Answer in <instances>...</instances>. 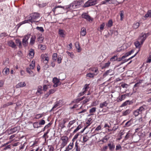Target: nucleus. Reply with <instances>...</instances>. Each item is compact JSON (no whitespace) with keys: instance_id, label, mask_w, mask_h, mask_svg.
Returning a JSON list of instances; mask_svg holds the SVG:
<instances>
[{"instance_id":"7c9ffc66","label":"nucleus","mask_w":151,"mask_h":151,"mask_svg":"<svg viewBox=\"0 0 151 151\" xmlns=\"http://www.w3.org/2000/svg\"><path fill=\"white\" fill-rule=\"evenodd\" d=\"M113 24V22L112 20H109L108 24H106V26L108 27H111Z\"/></svg>"},{"instance_id":"a19ab883","label":"nucleus","mask_w":151,"mask_h":151,"mask_svg":"<svg viewBox=\"0 0 151 151\" xmlns=\"http://www.w3.org/2000/svg\"><path fill=\"white\" fill-rule=\"evenodd\" d=\"M33 127L34 128H38L40 127V125L39 123L37 122H35L33 124Z\"/></svg>"},{"instance_id":"69168bd1","label":"nucleus","mask_w":151,"mask_h":151,"mask_svg":"<svg viewBox=\"0 0 151 151\" xmlns=\"http://www.w3.org/2000/svg\"><path fill=\"white\" fill-rule=\"evenodd\" d=\"M121 148V147L120 145H119L116 146V150H118Z\"/></svg>"},{"instance_id":"b1692460","label":"nucleus","mask_w":151,"mask_h":151,"mask_svg":"<svg viewBox=\"0 0 151 151\" xmlns=\"http://www.w3.org/2000/svg\"><path fill=\"white\" fill-rule=\"evenodd\" d=\"M75 46L76 48L77 49L78 52H79L81 51V50L78 42H76L75 43Z\"/></svg>"},{"instance_id":"8fccbe9b","label":"nucleus","mask_w":151,"mask_h":151,"mask_svg":"<svg viewBox=\"0 0 151 151\" xmlns=\"http://www.w3.org/2000/svg\"><path fill=\"white\" fill-rule=\"evenodd\" d=\"M44 37H40L37 38V41L39 43L42 42L44 40Z\"/></svg>"},{"instance_id":"680f3d73","label":"nucleus","mask_w":151,"mask_h":151,"mask_svg":"<svg viewBox=\"0 0 151 151\" xmlns=\"http://www.w3.org/2000/svg\"><path fill=\"white\" fill-rule=\"evenodd\" d=\"M105 26V23H103L100 25V29L101 30H103L104 29Z\"/></svg>"},{"instance_id":"49530a36","label":"nucleus","mask_w":151,"mask_h":151,"mask_svg":"<svg viewBox=\"0 0 151 151\" xmlns=\"http://www.w3.org/2000/svg\"><path fill=\"white\" fill-rule=\"evenodd\" d=\"M63 8V9H64V7H63L62 6H56L54 8L52 9V10L55 13L56 11V9L58 8Z\"/></svg>"},{"instance_id":"f8f14e48","label":"nucleus","mask_w":151,"mask_h":151,"mask_svg":"<svg viewBox=\"0 0 151 151\" xmlns=\"http://www.w3.org/2000/svg\"><path fill=\"white\" fill-rule=\"evenodd\" d=\"M41 57L42 58V59L43 60V61H47V62L45 63L46 64L47 63L48 61L49 60V58L48 56V55L47 54H42L41 55Z\"/></svg>"},{"instance_id":"bb28decb","label":"nucleus","mask_w":151,"mask_h":151,"mask_svg":"<svg viewBox=\"0 0 151 151\" xmlns=\"http://www.w3.org/2000/svg\"><path fill=\"white\" fill-rule=\"evenodd\" d=\"M108 105V103L106 101H105L100 104L99 107L100 108H103L104 106H106Z\"/></svg>"},{"instance_id":"7ed1b4c3","label":"nucleus","mask_w":151,"mask_h":151,"mask_svg":"<svg viewBox=\"0 0 151 151\" xmlns=\"http://www.w3.org/2000/svg\"><path fill=\"white\" fill-rule=\"evenodd\" d=\"M80 5V2L79 1H74L69 5V8L70 9H75L79 7Z\"/></svg>"},{"instance_id":"f03ea898","label":"nucleus","mask_w":151,"mask_h":151,"mask_svg":"<svg viewBox=\"0 0 151 151\" xmlns=\"http://www.w3.org/2000/svg\"><path fill=\"white\" fill-rule=\"evenodd\" d=\"M40 17V14L38 13L35 12L32 13L28 16V21L32 23L35 22H38V21H37V20Z\"/></svg>"},{"instance_id":"423d86ee","label":"nucleus","mask_w":151,"mask_h":151,"mask_svg":"<svg viewBox=\"0 0 151 151\" xmlns=\"http://www.w3.org/2000/svg\"><path fill=\"white\" fill-rule=\"evenodd\" d=\"M60 139L62 141L61 145V147L63 148L67 145L68 143V138L67 136H63L61 137Z\"/></svg>"},{"instance_id":"58836bf2","label":"nucleus","mask_w":151,"mask_h":151,"mask_svg":"<svg viewBox=\"0 0 151 151\" xmlns=\"http://www.w3.org/2000/svg\"><path fill=\"white\" fill-rule=\"evenodd\" d=\"M134 50H132L127 52L125 55L124 56H125V57L126 58V57L128 56L132 53H133L134 52Z\"/></svg>"},{"instance_id":"de8ad7c7","label":"nucleus","mask_w":151,"mask_h":151,"mask_svg":"<svg viewBox=\"0 0 151 151\" xmlns=\"http://www.w3.org/2000/svg\"><path fill=\"white\" fill-rule=\"evenodd\" d=\"M131 135V134L129 132L128 133H127L124 139L125 140H127L129 139V137Z\"/></svg>"},{"instance_id":"6e6d98bb","label":"nucleus","mask_w":151,"mask_h":151,"mask_svg":"<svg viewBox=\"0 0 151 151\" xmlns=\"http://www.w3.org/2000/svg\"><path fill=\"white\" fill-rule=\"evenodd\" d=\"M7 36L6 33H3L0 34V38H3L4 37Z\"/></svg>"},{"instance_id":"39448f33","label":"nucleus","mask_w":151,"mask_h":151,"mask_svg":"<svg viewBox=\"0 0 151 151\" xmlns=\"http://www.w3.org/2000/svg\"><path fill=\"white\" fill-rule=\"evenodd\" d=\"M30 34H27L24 37V38L22 39V42L23 45L24 46H26L28 44V40L30 38Z\"/></svg>"},{"instance_id":"9d476101","label":"nucleus","mask_w":151,"mask_h":151,"mask_svg":"<svg viewBox=\"0 0 151 151\" xmlns=\"http://www.w3.org/2000/svg\"><path fill=\"white\" fill-rule=\"evenodd\" d=\"M113 3V0H105L102 1L99 5H101L102 4H112Z\"/></svg>"},{"instance_id":"2eb2a0df","label":"nucleus","mask_w":151,"mask_h":151,"mask_svg":"<svg viewBox=\"0 0 151 151\" xmlns=\"http://www.w3.org/2000/svg\"><path fill=\"white\" fill-rule=\"evenodd\" d=\"M26 85V84L25 83V82H21L17 84L16 86V88H18L24 87Z\"/></svg>"},{"instance_id":"2f4dec72","label":"nucleus","mask_w":151,"mask_h":151,"mask_svg":"<svg viewBox=\"0 0 151 151\" xmlns=\"http://www.w3.org/2000/svg\"><path fill=\"white\" fill-rule=\"evenodd\" d=\"M131 112V110L129 109H127L123 113V116H126L129 114Z\"/></svg>"},{"instance_id":"f704fd0d","label":"nucleus","mask_w":151,"mask_h":151,"mask_svg":"<svg viewBox=\"0 0 151 151\" xmlns=\"http://www.w3.org/2000/svg\"><path fill=\"white\" fill-rule=\"evenodd\" d=\"M76 122L75 120H74L71 121H70L68 125V127L69 128H70L72 125H73V124H74Z\"/></svg>"},{"instance_id":"6ab92c4d","label":"nucleus","mask_w":151,"mask_h":151,"mask_svg":"<svg viewBox=\"0 0 151 151\" xmlns=\"http://www.w3.org/2000/svg\"><path fill=\"white\" fill-rule=\"evenodd\" d=\"M86 34V29L84 27L82 28L81 29V35L83 36H85Z\"/></svg>"},{"instance_id":"338daca9","label":"nucleus","mask_w":151,"mask_h":151,"mask_svg":"<svg viewBox=\"0 0 151 151\" xmlns=\"http://www.w3.org/2000/svg\"><path fill=\"white\" fill-rule=\"evenodd\" d=\"M110 63L108 61L107 63H106L105 64L104 67L106 68V67H108L109 66V65H110Z\"/></svg>"},{"instance_id":"a211bd4d","label":"nucleus","mask_w":151,"mask_h":151,"mask_svg":"<svg viewBox=\"0 0 151 151\" xmlns=\"http://www.w3.org/2000/svg\"><path fill=\"white\" fill-rule=\"evenodd\" d=\"M8 44L9 46L11 47L12 48H14L16 45L14 42L12 40H10L8 42Z\"/></svg>"},{"instance_id":"f257e3e1","label":"nucleus","mask_w":151,"mask_h":151,"mask_svg":"<svg viewBox=\"0 0 151 151\" xmlns=\"http://www.w3.org/2000/svg\"><path fill=\"white\" fill-rule=\"evenodd\" d=\"M148 35V33L142 34V35L140 36L138 39V40L134 42V44L136 48L140 47V46L143 44Z\"/></svg>"},{"instance_id":"0eeeda50","label":"nucleus","mask_w":151,"mask_h":151,"mask_svg":"<svg viewBox=\"0 0 151 151\" xmlns=\"http://www.w3.org/2000/svg\"><path fill=\"white\" fill-rule=\"evenodd\" d=\"M52 81L54 83L53 86L54 87H57L60 85L59 80L56 78H54L52 79Z\"/></svg>"},{"instance_id":"e433bc0d","label":"nucleus","mask_w":151,"mask_h":151,"mask_svg":"<svg viewBox=\"0 0 151 151\" xmlns=\"http://www.w3.org/2000/svg\"><path fill=\"white\" fill-rule=\"evenodd\" d=\"M16 42L17 44L19 45V47H22L21 42L19 39H16Z\"/></svg>"},{"instance_id":"5701e85b","label":"nucleus","mask_w":151,"mask_h":151,"mask_svg":"<svg viewBox=\"0 0 151 151\" xmlns=\"http://www.w3.org/2000/svg\"><path fill=\"white\" fill-rule=\"evenodd\" d=\"M35 61H32L31 63L29 65V68L31 69H33L35 67Z\"/></svg>"},{"instance_id":"4c0bfd02","label":"nucleus","mask_w":151,"mask_h":151,"mask_svg":"<svg viewBox=\"0 0 151 151\" xmlns=\"http://www.w3.org/2000/svg\"><path fill=\"white\" fill-rule=\"evenodd\" d=\"M82 127V125L81 124L79 125L76 128L73 132V133H75L78 131Z\"/></svg>"},{"instance_id":"0e129e2a","label":"nucleus","mask_w":151,"mask_h":151,"mask_svg":"<svg viewBox=\"0 0 151 151\" xmlns=\"http://www.w3.org/2000/svg\"><path fill=\"white\" fill-rule=\"evenodd\" d=\"M151 62V55L149 56V57H148L147 60L146 62L147 63H150Z\"/></svg>"},{"instance_id":"13d9d810","label":"nucleus","mask_w":151,"mask_h":151,"mask_svg":"<svg viewBox=\"0 0 151 151\" xmlns=\"http://www.w3.org/2000/svg\"><path fill=\"white\" fill-rule=\"evenodd\" d=\"M131 124V120H129L128 122H127L125 124V126L127 127H129Z\"/></svg>"},{"instance_id":"c9c22d12","label":"nucleus","mask_w":151,"mask_h":151,"mask_svg":"<svg viewBox=\"0 0 151 151\" xmlns=\"http://www.w3.org/2000/svg\"><path fill=\"white\" fill-rule=\"evenodd\" d=\"M139 26V22L134 23L133 26V28L134 29L137 28Z\"/></svg>"},{"instance_id":"09e8293b","label":"nucleus","mask_w":151,"mask_h":151,"mask_svg":"<svg viewBox=\"0 0 151 151\" xmlns=\"http://www.w3.org/2000/svg\"><path fill=\"white\" fill-rule=\"evenodd\" d=\"M31 70L32 69H31L29 68H26V71L28 73L31 75L33 73V71Z\"/></svg>"},{"instance_id":"20e7f679","label":"nucleus","mask_w":151,"mask_h":151,"mask_svg":"<svg viewBox=\"0 0 151 151\" xmlns=\"http://www.w3.org/2000/svg\"><path fill=\"white\" fill-rule=\"evenodd\" d=\"M145 110V108L143 106H140L139 109L134 111L133 114L135 116H137L140 114H141L142 112Z\"/></svg>"},{"instance_id":"cd10ccee","label":"nucleus","mask_w":151,"mask_h":151,"mask_svg":"<svg viewBox=\"0 0 151 151\" xmlns=\"http://www.w3.org/2000/svg\"><path fill=\"white\" fill-rule=\"evenodd\" d=\"M59 34L62 37H64L65 36V34L64 32L62 30L60 29L59 30Z\"/></svg>"},{"instance_id":"412c9836","label":"nucleus","mask_w":151,"mask_h":151,"mask_svg":"<svg viewBox=\"0 0 151 151\" xmlns=\"http://www.w3.org/2000/svg\"><path fill=\"white\" fill-rule=\"evenodd\" d=\"M108 146L109 147L110 150H113L115 148V145L113 143H109L108 144Z\"/></svg>"},{"instance_id":"473e14b6","label":"nucleus","mask_w":151,"mask_h":151,"mask_svg":"<svg viewBox=\"0 0 151 151\" xmlns=\"http://www.w3.org/2000/svg\"><path fill=\"white\" fill-rule=\"evenodd\" d=\"M124 12L123 11H121L120 12V20L122 21L124 17Z\"/></svg>"},{"instance_id":"c03bdc74","label":"nucleus","mask_w":151,"mask_h":151,"mask_svg":"<svg viewBox=\"0 0 151 151\" xmlns=\"http://www.w3.org/2000/svg\"><path fill=\"white\" fill-rule=\"evenodd\" d=\"M52 60L54 61L56 60L57 58V54L56 53H54L52 55Z\"/></svg>"},{"instance_id":"37998d69","label":"nucleus","mask_w":151,"mask_h":151,"mask_svg":"<svg viewBox=\"0 0 151 151\" xmlns=\"http://www.w3.org/2000/svg\"><path fill=\"white\" fill-rule=\"evenodd\" d=\"M130 101L129 100L127 101L124 102L121 105V107H122L124 106H126L127 105L129 104Z\"/></svg>"},{"instance_id":"9b49d317","label":"nucleus","mask_w":151,"mask_h":151,"mask_svg":"<svg viewBox=\"0 0 151 151\" xmlns=\"http://www.w3.org/2000/svg\"><path fill=\"white\" fill-rule=\"evenodd\" d=\"M82 17L89 21L90 20L92 21L93 20L91 17L88 15L86 13L83 14H82Z\"/></svg>"},{"instance_id":"774afa93","label":"nucleus","mask_w":151,"mask_h":151,"mask_svg":"<svg viewBox=\"0 0 151 151\" xmlns=\"http://www.w3.org/2000/svg\"><path fill=\"white\" fill-rule=\"evenodd\" d=\"M49 151H53V150L54 147L52 146H49Z\"/></svg>"},{"instance_id":"a18cd8bd","label":"nucleus","mask_w":151,"mask_h":151,"mask_svg":"<svg viewBox=\"0 0 151 151\" xmlns=\"http://www.w3.org/2000/svg\"><path fill=\"white\" fill-rule=\"evenodd\" d=\"M88 137L87 136H84L83 137V142H87L88 139Z\"/></svg>"},{"instance_id":"c756f323","label":"nucleus","mask_w":151,"mask_h":151,"mask_svg":"<svg viewBox=\"0 0 151 151\" xmlns=\"http://www.w3.org/2000/svg\"><path fill=\"white\" fill-rule=\"evenodd\" d=\"M142 80H140L138 82L136 83L134 86V88L137 87V88L139 87L140 86V84L142 83Z\"/></svg>"},{"instance_id":"603ef678","label":"nucleus","mask_w":151,"mask_h":151,"mask_svg":"<svg viewBox=\"0 0 151 151\" xmlns=\"http://www.w3.org/2000/svg\"><path fill=\"white\" fill-rule=\"evenodd\" d=\"M45 121L44 120L42 119L39 121V124L40 125H43L45 124Z\"/></svg>"},{"instance_id":"4be33fe9","label":"nucleus","mask_w":151,"mask_h":151,"mask_svg":"<svg viewBox=\"0 0 151 151\" xmlns=\"http://www.w3.org/2000/svg\"><path fill=\"white\" fill-rule=\"evenodd\" d=\"M145 18L151 17V10H149L145 15L144 17Z\"/></svg>"},{"instance_id":"e2e57ef3","label":"nucleus","mask_w":151,"mask_h":151,"mask_svg":"<svg viewBox=\"0 0 151 151\" xmlns=\"http://www.w3.org/2000/svg\"><path fill=\"white\" fill-rule=\"evenodd\" d=\"M48 89V87L46 85H44L43 86V90L44 91H46Z\"/></svg>"},{"instance_id":"4d7b16f0","label":"nucleus","mask_w":151,"mask_h":151,"mask_svg":"<svg viewBox=\"0 0 151 151\" xmlns=\"http://www.w3.org/2000/svg\"><path fill=\"white\" fill-rule=\"evenodd\" d=\"M43 116L42 114H38L36 115L35 118L36 119H39L41 117Z\"/></svg>"},{"instance_id":"dca6fc26","label":"nucleus","mask_w":151,"mask_h":151,"mask_svg":"<svg viewBox=\"0 0 151 151\" xmlns=\"http://www.w3.org/2000/svg\"><path fill=\"white\" fill-rule=\"evenodd\" d=\"M2 73L4 75H8L9 73V69L8 68H5L3 70Z\"/></svg>"},{"instance_id":"1a4fd4ad","label":"nucleus","mask_w":151,"mask_h":151,"mask_svg":"<svg viewBox=\"0 0 151 151\" xmlns=\"http://www.w3.org/2000/svg\"><path fill=\"white\" fill-rule=\"evenodd\" d=\"M19 128V127H16L9 129L8 130V132L9 134H13L18 131Z\"/></svg>"},{"instance_id":"72a5a7b5","label":"nucleus","mask_w":151,"mask_h":151,"mask_svg":"<svg viewBox=\"0 0 151 151\" xmlns=\"http://www.w3.org/2000/svg\"><path fill=\"white\" fill-rule=\"evenodd\" d=\"M38 47L41 50H45L46 49V47L45 45H38Z\"/></svg>"},{"instance_id":"f3484780","label":"nucleus","mask_w":151,"mask_h":151,"mask_svg":"<svg viewBox=\"0 0 151 151\" xmlns=\"http://www.w3.org/2000/svg\"><path fill=\"white\" fill-rule=\"evenodd\" d=\"M36 36H32L30 38V44L32 45H34L35 43V39H36Z\"/></svg>"},{"instance_id":"ddd939ff","label":"nucleus","mask_w":151,"mask_h":151,"mask_svg":"<svg viewBox=\"0 0 151 151\" xmlns=\"http://www.w3.org/2000/svg\"><path fill=\"white\" fill-rule=\"evenodd\" d=\"M43 93L42 87L41 86H38L36 94L37 95H39Z\"/></svg>"},{"instance_id":"6e6552de","label":"nucleus","mask_w":151,"mask_h":151,"mask_svg":"<svg viewBox=\"0 0 151 151\" xmlns=\"http://www.w3.org/2000/svg\"><path fill=\"white\" fill-rule=\"evenodd\" d=\"M114 74V71L111 70H109L106 71L103 75V76L106 77L107 75L111 76Z\"/></svg>"},{"instance_id":"ea45409f","label":"nucleus","mask_w":151,"mask_h":151,"mask_svg":"<svg viewBox=\"0 0 151 151\" xmlns=\"http://www.w3.org/2000/svg\"><path fill=\"white\" fill-rule=\"evenodd\" d=\"M28 22H29V21H28V20H25V21H23V22H20L19 24H18L17 26L18 27H19L22 24H25V23H28Z\"/></svg>"},{"instance_id":"864d4df0","label":"nucleus","mask_w":151,"mask_h":151,"mask_svg":"<svg viewBox=\"0 0 151 151\" xmlns=\"http://www.w3.org/2000/svg\"><path fill=\"white\" fill-rule=\"evenodd\" d=\"M116 60H117L116 55L114 56L113 57H112L110 59V60L112 61H114Z\"/></svg>"},{"instance_id":"a878e982","label":"nucleus","mask_w":151,"mask_h":151,"mask_svg":"<svg viewBox=\"0 0 151 151\" xmlns=\"http://www.w3.org/2000/svg\"><path fill=\"white\" fill-rule=\"evenodd\" d=\"M95 76L94 73H87L86 75V77L87 78H93Z\"/></svg>"},{"instance_id":"393cba45","label":"nucleus","mask_w":151,"mask_h":151,"mask_svg":"<svg viewBox=\"0 0 151 151\" xmlns=\"http://www.w3.org/2000/svg\"><path fill=\"white\" fill-rule=\"evenodd\" d=\"M34 50L33 49H31L29 54V56H30V58H32L34 57Z\"/></svg>"},{"instance_id":"052dcab7","label":"nucleus","mask_w":151,"mask_h":151,"mask_svg":"<svg viewBox=\"0 0 151 151\" xmlns=\"http://www.w3.org/2000/svg\"><path fill=\"white\" fill-rule=\"evenodd\" d=\"M36 29L41 32H43L44 31L43 28L41 27H36Z\"/></svg>"},{"instance_id":"bf43d9fd","label":"nucleus","mask_w":151,"mask_h":151,"mask_svg":"<svg viewBox=\"0 0 151 151\" xmlns=\"http://www.w3.org/2000/svg\"><path fill=\"white\" fill-rule=\"evenodd\" d=\"M118 127H113V128L112 129H108V130L109 132H110L112 131H115L118 128Z\"/></svg>"},{"instance_id":"aec40b11","label":"nucleus","mask_w":151,"mask_h":151,"mask_svg":"<svg viewBox=\"0 0 151 151\" xmlns=\"http://www.w3.org/2000/svg\"><path fill=\"white\" fill-rule=\"evenodd\" d=\"M126 98L125 95H122L120 96L117 99V101L118 102L121 101L122 100H124Z\"/></svg>"},{"instance_id":"c85d7f7f","label":"nucleus","mask_w":151,"mask_h":151,"mask_svg":"<svg viewBox=\"0 0 151 151\" xmlns=\"http://www.w3.org/2000/svg\"><path fill=\"white\" fill-rule=\"evenodd\" d=\"M96 108L95 107H93L90 109L89 113L91 114V115H93V113H94L96 110Z\"/></svg>"},{"instance_id":"4468645a","label":"nucleus","mask_w":151,"mask_h":151,"mask_svg":"<svg viewBox=\"0 0 151 151\" xmlns=\"http://www.w3.org/2000/svg\"><path fill=\"white\" fill-rule=\"evenodd\" d=\"M89 84H86L85 85L83 89V91L82 93H80L81 95H82L85 94L86 92L87 91L88 89L89 88Z\"/></svg>"},{"instance_id":"5fc2aeb1","label":"nucleus","mask_w":151,"mask_h":151,"mask_svg":"<svg viewBox=\"0 0 151 151\" xmlns=\"http://www.w3.org/2000/svg\"><path fill=\"white\" fill-rule=\"evenodd\" d=\"M121 86L123 88H127L129 86V85L126 83H122Z\"/></svg>"},{"instance_id":"79ce46f5","label":"nucleus","mask_w":151,"mask_h":151,"mask_svg":"<svg viewBox=\"0 0 151 151\" xmlns=\"http://www.w3.org/2000/svg\"><path fill=\"white\" fill-rule=\"evenodd\" d=\"M90 98L88 97H87L86 99L85 100H83V101L82 102V104H84L90 101Z\"/></svg>"},{"instance_id":"3c124183","label":"nucleus","mask_w":151,"mask_h":151,"mask_svg":"<svg viewBox=\"0 0 151 151\" xmlns=\"http://www.w3.org/2000/svg\"><path fill=\"white\" fill-rule=\"evenodd\" d=\"M59 103L58 102H56V103L54 105V106H53V107H52V109L51 110V111L53 110L55 108L58 106H59Z\"/></svg>"}]
</instances>
